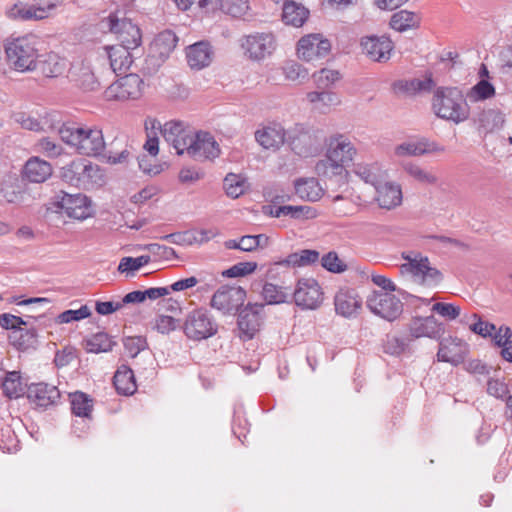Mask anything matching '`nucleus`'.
<instances>
[{"mask_svg": "<svg viewBox=\"0 0 512 512\" xmlns=\"http://www.w3.org/2000/svg\"><path fill=\"white\" fill-rule=\"evenodd\" d=\"M468 352L467 345L456 338H445L440 342L437 357L439 361L459 365L465 359Z\"/></svg>", "mask_w": 512, "mask_h": 512, "instance_id": "nucleus-24", "label": "nucleus"}, {"mask_svg": "<svg viewBox=\"0 0 512 512\" xmlns=\"http://www.w3.org/2000/svg\"><path fill=\"white\" fill-rule=\"evenodd\" d=\"M59 135L63 142L82 155L97 156L105 148L103 132L97 126L64 124L59 129Z\"/></svg>", "mask_w": 512, "mask_h": 512, "instance_id": "nucleus-2", "label": "nucleus"}, {"mask_svg": "<svg viewBox=\"0 0 512 512\" xmlns=\"http://www.w3.org/2000/svg\"><path fill=\"white\" fill-rule=\"evenodd\" d=\"M356 155L357 149L346 135L334 134L327 141L325 158L317 162L315 170L325 178L343 176Z\"/></svg>", "mask_w": 512, "mask_h": 512, "instance_id": "nucleus-1", "label": "nucleus"}, {"mask_svg": "<svg viewBox=\"0 0 512 512\" xmlns=\"http://www.w3.org/2000/svg\"><path fill=\"white\" fill-rule=\"evenodd\" d=\"M402 256L407 261L400 266L402 274H410L416 282L428 286L436 285L441 281V273L430 266L428 257L413 252Z\"/></svg>", "mask_w": 512, "mask_h": 512, "instance_id": "nucleus-6", "label": "nucleus"}, {"mask_svg": "<svg viewBox=\"0 0 512 512\" xmlns=\"http://www.w3.org/2000/svg\"><path fill=\"white\" fill-rule=\"evenodd\" d=\"M106 22L110 32L117 36L120 44L132 49L140 46L142 41L141 31L131 20L125 17L120 18L117 13H111Z\"/></svg>", "mask_w": 512, "mask_h": 512, "instance_id": "nucleus-10", "label": "nucleus"}, {"mask_svg": "<svg viewBox=\"0 0 512 512\" xmlns=\"http://www.w3.org/2000/svg\"><path fill=\"white\" fill-rule=\"evenodd\" d=\"M309 10L301 3L287 0L282 7V20L287 25L301 27L308 19Z\"/></svg>", "mask_w": 512, "mask_h": 512, "instance_id": "nucleus-35", "label": "nucleus"}, {"mask_svg": "<svg viewBox=\"0 0 512 512\" xmlns=\"http://www.w3.org/2000/svg\"><path fill=\"white\" fill-rule=\"evenodd\" d=\"M9 340L14 347L23 351L34 347L37 342L35 331L24 329L23 326L19 330L11 332Z\"/></svg>", "mask_w": 512, "mask_h": 512, "instance_id": "nucleus-43", "label": "nucleus"}, {"mask_svg": "<svg viewBox=\"0 0 512 512\" xmlns=\"http://www.w3.org/2000/svg\"><path fill=\"white\" fill-rule=\"evenodd\" d=\"M219 9L231 17L241 18L249 10V0H221Z\"/></svg>", "mask_w": 512, "mask_h": 512, "instance_id": "nucleus-51", "label": "nucleus"}, {"mask_svg": "<svg viewBox=\"0 0 512 512\" xmlns=\"http://www.w3.org/2000/svg\"><path fill=\"white\" fill-rule=\"evenodd\" d=\"M130 66H109V71L117 77L104 91L107 101L136 100L141 97L144 89V81L133 72L127 73Z\"/></svg>", "mask_w": 512, "mask_h": 512, "instance_id": "nucleus-4", "label": "nucleus"}, {"mask_svg": "<svg viewBox=\"0 0 512 512\" xmlns=\"http://www.w3.org/2000/svg\"><path fill=\"white\" fill-rule=\"evenodd\" d=\"M331 44L328 39L322 38L320 34H309L303 36L297 44L298 57L304 61L321 59L329 54Z\"/></svg>", "mask_w": 512, "mask_h": 512, "instance_id": "nucleus-13", "label": "nucleus"}, {"mask_svg": "<svg viewBox=\"0 0 512 512\" xmlns=\"http://www.w3.org/2000/svg\"><path fill=\"white\" fill-rule=\"evenodd\" d=\"M17 14L22 20H41L47 17L43 8H39L35 2L33 5L20 7Z\"/></svg>", "mask_w": 512, "mask_h": 512, "instance_id": "nucleus-62", "label": "nucleus"}, {"mask_svg": "<svg viewBox=\"0 0 512 512\" xmlns=\"http://www.w3.org/2000/svg\"><path fill=\"white\" fill-rule=\"evenodd\" d=\"M287 216L297 220L313 219L317 216V211L307 205H287Z\"/></svg>", "mask_w": 512, "mask_h": 512, "instance_id": "nucleus-58", "label": "nucleus"}, {"mask_svg": "<svg viewBox=\"0 0 512 512\" xmlns=\"http://www.w3.org/2000/svg\"><path fill=\"white\" fill-rule=\"evenodd\" d=\"M27 384L23 382L20 373L13 371L6 374L2 381L3 393L9 398H19L26 390Z\"/></svg>", "mask_w": 512, "mask_h": 512, "instance_id": "nucleus-40", "label": "nucleus"}, {"mask_svg": "<svg viewBox=\"0 0 512 512\" xmlns=\"http://www.w3.org/2000/svg\"><path fill=\"white\" fill-rule=\"evenodd\" d=\"M342 77L339 70L332 67H322L312 74L314 83L319 89H326L334 85Z\"/></svg>", "mask_w": 512, "mask_h": 512, "instance_id": "nucleus-44", "label": "nucleus"}, {"mask_svg": "<svg viewBox=\"0 0 512 512\" xmlns=\"http://www.w3.org/2000/svg\"><path fill=\"white\" fill-rule=\"evenodd\" d=\"M488 74L487 66H482L479 71L481 79L467 93V97L471 102L484 101L495 96L496 90L493 84L489 81Z\"/></svg>", "mask_w": 512, "mask_h": 512, "instance_id": "nucleus-33", "label": "nucleus"}, {"mask_svg": "<svg viewBox=\"0 0 512 512\" xmlns=\"http://www.w3.org/2000/svg\"><path fill=\"white\" fill-rule=\"evenodd\" d=\"M366 305L373 314L390 322L399 318L403 312V303L396 295L378 290L367 296Z\"/></svg>", "mask_w": 512, "mask_h": 512, "instance_id": "nucleus-9", "label": "nucleus"}, {"mask_svg": "<svg viewBox=\"0 0 512 512\" xmlns=\"http://www.w3.org/2000/svg\"><path fill=\"white\" fill-rule=\"evenodd\" d=\"M186 152L195 160H213L220 155V147L215 138L208 132L199 131L194 133L191 142H189Z\"/></svg>", "mask_w": 512, "mask_h": 512, "instance_id": "nucleus-12", "label": "nucleus"}, {"mask_svg": "<svg viewBox=\"0 0 512 512\" xmlns=\"http://www.w3.org/2000/svg\"><path fill=\"white\" fill-rule=\"evenodd\" d=\"M295 303L303 309H316L322 302L319 284L312 278L300 279L294 292Z\"/></svg>", "mask_w": 512, "mask_h": 512, "instance_id": "nucleus-17", "label": "nucleus"}, {"mask_svg": "<svg viewBox=\"0 0 512 512\" xmlns=\"http://www.w3.org/2000/svg\"><path fill=\"white\" fill-rule=\"evenodd\" d=\"M445 148L435 142H430L426 138L415 141H406L398 144L394 148V154L397 157H418L430 153L444 152Z\"/></svg>", "mask_w": 512, "mask_h": 512, "instance_id": "nucleus-21", "label": "nucleus"}, {"mask_svg": "<svg viewBox=\"0 0 512 512\" xmlns=\"http://www.w3.org/2000/svg\"><path fill=\"white\" fill-rule=\"evenodd\" d=\"M58 207L69 218L85 220L93 215L91 201L83 194L64 193L58 202Z\"/></svg>", "mask_w": 512, "mask_h": 512, "instance_id": "nucleus-14", "label": "nucleus"}, {"mask_svg": "<svg viewBox=\"0 0 512 512\" xmlns=\"http://www.w3.org/2000/svg\"><path fill=\"white\" fill-rule=\"evenodd\" d=\"M22 326H27V322L21 317L10 313H3L0 315V327L5 330H19Z\"/></svg>", "mask_w": 512, "mask_h": 512, "instance_id": "nucleus-63", "label": "nucleus"}, {"mask_svg": "<svg viewBox=\"0 0 512 512\" xmlns=\"http://www.w3.org/2000/svg\"><path fill=\"white\" fill-rule=\"evenodd\" d=\"M194 132L182 121L171 120L163 124L162 137L178 155L187 152Z\"/></svg>", "mask_w": 512, "mask_h": 512, "instance_id": "nucleus-11", "label": "nucleus"}, {"mask_svg": "<svg viewBox=\"0 0 512 512\" xmlns=\"http://www.w3.org/2000/svg\"><path fill=\"white\" fill-rule=\"evenodd\" d=\"M67 77L84 91H95L100 87V81L91 66H71Z\"/></svg>", "mask_w": 512, "mask_h": 512, "instance_id": "nucleus-29", "label": "nucleus"}, {"mask_svg": "<svg viewBox=\"0 0 512 512\" xmlns=\"http://www.w3.org/2000/svg\"><path fill=\"white\" fill-rule=\"evenodd\" d=\"M18 440L14 432L7 427L0 433V449L4 452L12 453L17 450Z\"/></svg>", "mask_w": 512, "mask_h": 512, "instance_id": "nucleus-61", "label": "nucleus"}, {"mask_svg": "<svg viewBox=\"0 0 512 512\" xmlns=\"http://www.w3.org/2000/svg\"><path fill=\"white\" fill-rule=\"evenodd\" d=\"M52 175V166L49 162L38 157H31L25 164L23 176L33 183H43Z\"/></svg>", "mask_w": 512, "mask_h": 512, "instance_id": "nucleus-30", "label": "nucleus"}, {"mask_svg": "<svg viewBox=\"0 0 512 512\" xmlns=\"http://www.w3.org/2000/svg\"><path fill=\"white\" fill-rule=\"evenodd\" d=\"M63 180L75 187L90 189L104 183L103 170L90 161L79 159L62 168Z\"/></svg>", "mask_w": 512, "mask_h": 512, "instance_id": "nucleus-5", "label": "nucleus"}, {"mask_svg": "<svg viewBox=\"0 0 512 512\" xmlns=\"http://www.w3.org/2000/svg\"><path fill=\"white\" fill-rule=\"evenodd\" d=\"M312 109L320 114H329L341 105V97L333 91H311L306 94Z\"/></svg>", "mask_w": 512, "mask_h": 512, "instance_id": "nucleus-27", "label": "nucleus"}, {"mask_svg": "<svg viewBox=\"0 0 512 512\" xmlns=\"http://www.w3.org/2000/svg\"><path fill=\"white\" fill-rule=\"evenodd\" d=\"M188 64H211L216 60V50L208 40H201L185 48Z\"/></svg>", "mask_w": 512, "mask_h": 512, "instance_id": "nucleus-28", "label": "nucleus"}, {"mask_svg": "<svg viewBox=\"0 0 512 512\" xmlns=\"http://www.w3.org/2000/svg\"><path fill=\"white\" fill-rule=\"evenodd\" d=\"M91 315V310L87 305H82L77 310H66L60 313L56 318V323L64 324L71 323L73 321H79L88 318Z\"/></svg>", "mask_w": 512, "mask_h": 512, "instance_id": "nucleus-53", "label": "nucleus"}, {"mask_svg": "<svg viewBox=\"0 0 512 512\" xmlns=\"http://www.w3.org/2000/svg\"><path fill=\"white\" fill-rule=\"evenodd\" d=\"M273 71L276 74H283L285 80L295 83H302L309 76V71L305 66H275Z\"/></svg>", "mask_w": 512, "mask_h": 512, "instance_id": "nucleus-49", "label": "nucleus"}, {"mask_svg": "<svg viewBox=\"0 0 512 512\" xmlns=\"http://www.w3.org/2000/svg\"><path fill=\"white\" fill-rule=\"evenodd\" d=\"M353 171L364 182L373 186L378 183L384 175V171L382 170L381 166L376 162L370 164H354Z\"/></svg>", "mask_w": 512, "mask_h": 512, "instance_id": "nucleus-41", "label": "nucleus"}, {"mask_svg": "<svg viewBox=\"0 0 512 512\" xmlns=\"http://www.w3.org/2000/svg\"><path fill=\"white\" fill-rule=\"evenodd\" d=\"M321 266L332 273H342L347 269V265L334 251L328 252L321 258Z\"/></svg>", "mask_w": 512, "mask_h": 512, "instance_id": "nucleus-55", "label": "nucleus"}, {"mask_svg": "<svg viewBox=\"0 0 512 512\" xmlns=\"http://www.w3.org/2000/svg\"><path fill=\"white\" fill-rule=\"evenodd\" d=\"M49 114L34 116L32 113L23 111L14 112L11 116L13 121L19 124L23 129L31 131H44L46 128L53 126L52 121L49 120Z\"/></svg>", "mask_w": 512, "mask_h": 512, "instance_id": "nucleus-32", "label": "nucleus"}, {"mask_svg": "<svg viewBox=\"0 0 512 512\" xmlns=\"http://www.w3.org/2000/svg\"><path fill=\"white\" fill-rule=\"evenodd\" d=\"M71 410L79 417H88L92 410V400L83 392H75L69 395Z\"/></svg>", "mask_w": 512, "mask_h": 512, "instance_id": "nucleus-47", "label": "nucleus"}, {"mask_svg": "<svg viewBox=\"0 0 512 512\" xmlns=\"http://www.w3.org/2000/svg\"><path fill=\"white\" fill-rule=\"evenodd\" d=\"M409 335L414 338L427 337L431 339L438 338L443 332L442 325L437 319L430 315L426 317H413L408 324Z\"/></svg>", "mask_w": 512, "mask_h": 512, "instance_id": "nucleus-22", "label": "nucleus"}, {"mask_svg": "<svg viewBox=\"0 0 512 512\" xmlns=\"http://www.w3.org/2000/svg\"><path fill=\"white\" fill-rule=\"evenodd\" d=\"M178 42V38L174 32L165 30L157 35L152 44L153 49L160 50V55H168L174 50Z\"/></svg>", "mask_w": 512, "mask_h": 512, "instance_id": "nucleus-48", "label": "nucleus"}, {"mask_svg": "<svg viewBox=\"0 0 512 512\" xmlns=\"http://www.w3.org/2000/svg\"><path fill=\"white\" fill-rule=\"evenodd\" d=\"M223 187L229 197L238 198L244 194L248 186L244 177L239 174L229 173L224 178Z\"/></svg>", "mask_w": 512, "mask_h": 512, "instance_id": "nucleus-46", "label": "nucleus"}, {"mask_svg": "<svg viewBox=\"0 0 512 512\" xmlns=\"http://www.w3.org/2000/svg\"><path fill=\"white\" fill-rule=\"evenodd\" d=\"M262 296L268 304H279L286 301L283 289L272 283H266L262 289Z\"/></svg>", "mask_w": 512, "mask_h": 512, "instance_id": "nucleus-54", "label": "nucleus"}, {"mask_svg": "<svg viewBox=\"0 0 512 512\" xmlns=\"http://www.w3.org/2000/svg\"><path fill=\"white\" fill-rule=\"evenodd\" d=\"M242 48L249 59L260 61L272 54L275 49V39L270 33H256L245 38Z\"/></svg>", "mask_w": 512, "mask_h": 512, "instance_id": "nucleus-15", "label": "nucleus"}, {"mask_svg": "<svg viewBox=\"0 0 512 512\" xmlns=\"http://www.w3.org/2000/svg\"><path fill=\"white\" fill-rule=\"evenodd\" d=\"M126 353L134 358L147 347V341L142 336H129L123 339Z\"/></svg>", "mask_w": 512, "mask_h": 512, "instance_id": "nucleus-56", "label": "nucleus"}, {"mask_svg": "<svg viewBox=\"0 0 512 512\" xmlns=\"http://www.w3.org/2000/svg\"><path fill=\"white\" fill-rule=\"evenodd\" d=\"M1 195L8 203H20L23 201L24 193L18 181L6 182L1 188Z\"/></svg>", "mask_w": 512, "mask_h": 512, "instance_id": "nucleus-52", "label": "nucleus"}, {"mask_svg": "<svg viewBox=\"0 0 512 512\" xmlns=\"http://www.w3.org/2000/svg\"><path fill=\"white\" fill-rule=\"evenodd\" d=\"M104 50L109 58L110 64H133L134 62V57L131 53L133 49L130 47L117 44L105 46Z\"/></svg>", "mask_w": 512, "mask_h": 512, "instance_id": "nucleus-45", "label": "nucleus"}, {"mask_svg": "<svg viewBox=\"0 0 512 512\" xmlns=\"http://www.w3.org/2000/svg\"><path fill=\"white\" fill-rule=\"evenodd\" d=\"M112 348V341L105 333H98L88 341V350L93 353L107 352Z\"/></svg>", "mask_w": 512, "mask_h": 512, "instance_id": "nucleus-59", "label": "nucleus"}, {"mask_svg": "<svg viewBox=\"0 0 512 512\" xmlns=\"http://www.w3.org/2000/svg\"><path fill=\"white\" fill-rule=\"evenodd\" d=\"M320 254L314 249H302L289 254L286 258L275 262V265L289 268L307 267L317 263Z\"/></svg>", "mask_w": 512, "mask_h": 512, "instance_id": "nucleus-31", "label": "nucleus"}, {"mask_svg": "<svg viewBox=\"0 0 512 512\" xmlns=\"http://www.w3.org/2000/svg\"><path fill=\"white\" fill-rule=\"evenodd\" d=\"M436 81L431 72L411 79H400L392 84V88L396 94L405 96H416L425 93H430L436 87Z\"/></svg>", "mask_w": 512, "mask_h": 512, "instance_id": "nucleus-16", "label": "nucleus"}, {"mask_svg": "<svg viewBox=\"0 0 512 512\" xmlns=\"http://www.w3.org/2000/svg\"><path fill=\"white\" fill-rule=\"evenodd\" d=\"M257 268L256 262H240L223 272V276L234 278L253 273Z\"/></svg>", "mask_w": 512, "mask_h": 512, "instance_id": "nucleus-60", "label": "nucleus"}, {"mask_svg": "<svg viewBox=\"0 0 512 512\" xmlns=\"http://www.w3.org/2000/svg\"><path fill=\"white\" fill-rule=\"evenodd\" d=\"M285 129L279 123L262 126L255 132L257 143L267 150H278L285 142Z\"/></svg>", "mask_w": 512, "mask_h": 512, "instance_id": "nucleus-23", "label": "nucleus"}, {"mask_svg": "<svg viewBox=\"0 0 512 512\" xmlns=\"http://www.w3.org/2000/svg\"><path fill=\"white\" fill-rule=\"evenodd\" d=\"M245 291L240 287H222L211 299V306L223 313H231L244 302Z\"/></svg>", "mask_w": 512, "mask_h": 512, "instance_id": "nucleus-18", "label": "nucleus"}, {"mask_svg": "<svg viewBox=\"0 0 512 512\" xmlns=\"http://www.w3.org/2000/svg\"><path fill=\"white\" fill-rule=\"evenodd\" d=\"M401 166L409 177L420 184L435 185L438 183V176L431 169L423 168L411 161L403 162Z\"/></svg>", "mask_w": 512, "mask_h": 512, "instance_id": "nucleus-38", "label": "nucleus"}, {"mask_svg": "<svg viewBox=\"0 0 512 512\" xmlns=\"http://www.w3.org/2000/svg\"><path fill=\"white\" fill-rule=\"evenodd\" d=\"M295 193L302 200L315 202L318 201L324 193L318 180L314 177L299 178L294 181Z\"/></svg>", "mask_w": 512, "mask_h": 512, "instance_id": "nucleus-34", "label": "nucleus"}, {"mask_svg": "<svg viewBox=\"0 0 512 512\" xmlns=\"http://www.w3.org/2000/svg\"><path fill=\"white\" fill-rule=\"evenodd\" d=\"M218 331L215 319L205 309L189 312L183 323V332L188 339L202 341L213 337Z\"/></svg>", "mask_w": 512, "mask_h": 512, "instance_id": "nucleus-7", "label": "nucleus"}, {"mask_svg": "<svg viewBox=\"0 0 512 512\" xmlns=\"http://www.w3.org/2000/svg\"><path fill=\"white\" fill-rule=\"evenodd\" d=\"M150 261L151 257L149 255H141L136 258L123 257L118 265V271L120 273H126L128 277L133 276L135 271L147 265Z\"/></svg>", "mask_w": 512, "mask_h": 512, "instance_id": "nucleus-50", "label": "nucleus"}, {"mask_svg": "<svg viewBox=\"0 0 512 512\" xmlns=\"http://www.w3.org/2000/svg\"><path fill=\"white\" fill-rule=\"evenodd\" d=\"M28 399L39 407L54 405L60 399V391L48 383H33L27 387Z\"/></svg>", "mask_w": 512, "mask_h": 512, "instance_id": "nucleus-25", "label": "nucleus"}, {"mask_svg": "<svg viewBox=\"0 0 512 512\" xmlns=\"http://www.w3.org/2000/svg\"><path fill=\"white\" fill-rule=\"evenodd\" d=\"M419 24L418 16L407 10H400L394 13L390 20V26L396 31L403 32L417 27Z\"/></svg>", "mask_w": 512, "mask_h": 512, "instance_id": "nucleus-42", "label": "nucleus"}, {"mask_svg": "<svg viewBox=\"0 0 512 512\" xmlns=\"http://www.w3.org/2000/svg\"><path fill=\"white\" fill-rule=\"evenodd\" d=\"M361 46L363 52L372 61H387L393 50V43L386 36H367L362 38Z\"/></svg>", "mask_w": 512, "mask_h": 512, "instance_id": "nucleus-20", "label": "nucleus"}, {"mask_svg": "<svg viewBox=\"0 0 512 512\" xmlns=\"http://www.w3.org/2000/svg\"><path fill=\"white\" fill-rule=\"evenodd\" d=\"M361 306V299L353 293L340 291L335 296L336 312L344 317L356 315Z\"/></svg>", "mask_w": 512, "mask_h": 512, "instance_id": "nucleus-36", "label": "nucleus"}, {"mask_svg": "<svg viewBox=\"0 0 512 512\" xmlns=\"http://www.w3.org/2000/svg\"><path fill=\"white\" fill-rule=\"evenodd\" d=\"M263 308V304H249L238 316L239 330L245 334L248 339L253 338L261 326L262 317L260 313Z\"/></svg>", "mask_w": 512, "mask_h": 512, "instance_id": "nucleus-26", "label": "nucleus"}, {"mask_svg": "<svg viewBox=\"0 0 512 512\" xmlns=\"http://www.w3.org/2000/svg\"><path fill=\"white\" fill-rule=\"evenodd\" d=\"M375 201L379 207L387 210L396 208L402 203L401 186L392 181H382V179L374 185Z\"/></svg>", "mask_w": 512, "mask_h": 512, "instance_id": "nucleus-19", "label": "nucleus"}, {"mask_svg": "<svg viewBox=\"0 0 512 512\" xmlns=\"http://www.w3.org/2000/svg\"><path fill=\"white\" fill-rule=\"evenodd\" d=\"M431 108L440 119L459 124L469 118V107L463 93L456 87H438Z\"/></svg>", "mask_w": 512, "mask_h": 512, "instance_id": "nucleus-3", "label": "nucleus"}, {"mask_svg": "<svg viewBox=\"0 0 512 512\" xmlns=\"http://www.w3.org/2000/svg\"><path fill=\"white\" fill-rule=\"evenodd\" d=\"M504 122L505 116L498 109L483 110L477 116L478 126L484 133H490L502 128Z\"/></svg>", "mask_w": 512, "mask_h": 512, "instance_id": "nucleus-39", "label": "nucleus"}, {"mask_svg": "<svg viewBox=\"0 0 512 512\" xmlns=\"http://www.w3.org/2000/svg\"><path fill=\"white\" fill-rule=\"evenodd\" d=\"M268 242L267 236L264 234L259 235H245L239 239L240 250L251 252L258 247L266 245Z\"/></svg>", "mask_w": 512, "mask_h": 512, "instance_id": "nucleus-57", "label": "nucleus"}, {"mask_svg": "<svg viewBox=\"0 0 512 512\" xmlns=\"http://www.w3.org/2000/svg\"><path fill=\"white\" fill-rule=\"evenodd\" d=\"M36 43L37 39L32 35L8 38L4 43L8 62L11 64H34L38 57Z\"/></svg>", "mask_w": 512, "mask_h": 512, "instance_id": "nucleus-8", "label": "nucleus"}, {"mask_svg": "<svg viewBox=\"0 0 512 512\" xmlns=\"http://www.w3.org/2000/svg\"><path fill=\"white\" fill-rule=\"evenodd\" d=\"M383 348L387 354L399 355L405 350L406 342L395 335H388Z\"/></svg>", "mask_w": 512, "mask_h": 512, "instance_id": "nucleus-64", "label": "nucleus"}, {"mask_svg": "<svg viewBox=\"0 0 512 512\" xmlns=\"http://www.w3.org/2000/svg\"><path fill=\"white\" fill-rule=\"evenodd\" d=\"M113 380L114 386L120 394L132 395L137 389L134 373L127 365H121L117 369Z\"/></svg>", "mask_w": 512, "mask_h": 512, "instance_id": "nucleus-37", "label": "nucleus"}]
</instances>
